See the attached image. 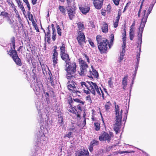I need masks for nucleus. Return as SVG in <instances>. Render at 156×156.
Masks as SVG:
<instances>
[{
  "label": "nucleus",
  "instance_id": "1a4fd4ad",
  "mask_svg": "<svg viewBox=\"0 0 156 156\" xmlns=\"http://www.w3.org/2000/svg\"><path fill=\"white\" fill-rule=\"evenodd\" d=\"M40 105L39 106L36 104V108L37 110L39 111L38 112V114L39 115V116L38 119V120L41 123H42L44 122V121H45L46 123L47 124H48V116L47 114H42L41 113V112H40L41 110L40 106Z\"/></svg>",
  "mask_w": 156,
  "mask_h": 156
},
{
  "label": "nucleus",
  "instance_id": "dca6fc26",
  "mask_svg": "<svg viewBox=\"0 0 156 156\" xmlns=\"http://www.w3.org/2000/svg\"><path fill=\"white\" fill-rule=\"evenodd\" d=\"M58 55V54L57 52L55 50L52 57L53 65L54 66H55L57 63V61H58V59H57Z\"/></svg>",
  "mask_w": 156,
  "mask_h": 156
},
{
  "label": "nucleus",
  "instance_id": "a18cd8bd",
  "mask_svg": "<svg viewBox=\"0 0 156 156\" xmlns=\"http://www.w3.org/2000/svg\"><path fill=\"white\" fill-rule=\"evenodd\" d=\"M70 112H71L74 113L76 112V110L75 109H74L73 108H71L70 109H69V111Z\"/></svg>",
  "mask_w": 156,
  "mask_h": 156
},
{
  "label": "nucleus",
  "instance_id": "9d476101",
  "mask_svg": "<svg viewBox=\"0 0 156 156\" xmlns=\"http://www.w3.org/2000/svg\"><path fill=\"white\" fill-rule=\"evenodd\" d=\"M67 87L68 89L70 90H71L75 95L79 92L78 91L76 90L74 82L73 81H69L68 83Z\"/></svg>",
  "mask_w": 156,
  "mask_h": 156
},
{
  "label": "nucleus",
  "instance_id": "0eeeda50",
  "mask_svg": "<svg viewBox=\"0 0 156 156\" xmlns=\"http://www.w3.org/2000/svg\"><path fill=\"white\" fill-rule=\"evenodd\" d=\"M96 40L99 50L101 53L105 52L107 49V44L108 43V40L102 38L100 35L97 36Z\"/></svg>",
  "mask_w": 156,
  "mask_h": 156
},
{
  "label": "nucleus",
  "instance_id": "680f3d73",
  "mask_svg": "<svg viewBox=\"0 0 156 156\" xmlns=\"http://www.w3.org/2000/svg\"><path fill=\"white\" fill-rule=\"evenodd\" d=\"M24 2L26 4L28 3V0H23Z\"/></svg>",
  "mask_w": 156,
  "mask_h": 156
},
{
  "label": "nucleus",
  "instance_id": "423d86ee",
  "mask_svg": "<svg viewBox=\"0 0 156 156\" xmlns=\"http://www.w3.org/2000/svg\"><path fill=\"white\" fill-rule=\"evenodd\" d=\"M11 46H12V47H11V49L8 52V54L12 57L13 60L17 65L20 66H21L22 63L21 60L18 57L16 51L15 50V45L14 37H13L11 39Z\"/></svg>",
  "mask_w": 156,
  "mask_h": 156
},
{
  "label": "nucleus",
  "instance_id": "4d7b16f0",
  "mask_svg": "<svg viewBox=\"0 0 156 156\" xmlns=\"http://www.w3.org/2000/svg\"><path fill=\"white\" fill-rule=\"evenodd\" d=\"M35 28V29L37 31V32H39V29L38 28V27L36 26V25Z\"/></svg>",
  "mask_w": 156,
  "mask_h": 156
},
{
  "label": "nucleus",
  "instance_id": "473e14b6",
  "mask_svg": "<svg viewBox=\"0 0 156 156\" xmlns=\"http://www.w3.org/2000/svg\"><path fill=\"white\" fill-rule=\"evenodd\" d=\"M98 142L96 140H93L90 143V144L92 145L93 146H94L95 145H97L98 144Z\"/></svg>",
  "mask_w": 156,
  "mask_h": 156
},
{
  "label": "nucleus",
  "instance_id": "5fc2aeb1",
  "mask_svg": "<svg viewBox=\"0 0 156 156\" xmlns=\"http://www.w3.org/2000/svg\"><path fill=\"white\" fill-rule=\"evenodd\" d=\"M83 118H84V120L83 122V124L85 126L86 124V119L85 118L84 116H83Z\"/></svg>",
  "mask_w": 156,
  "mask_h": 156
},
{
  "label": "nucleus",
  "instance_id": "864d4df0",
  "mask_svg": "<svg viewBox=\"0 0 156 156\" xmlns=\"http://www.w3.org/2000/svg\"><path fill=\"white\" fill-rule=\"evenodd\" d=\"M72 1V0H67V2L68 4V5H70V3Z\"/></svg>",
  "mask_w": 156,
  "mask_h": 156
},
{
  "label": "nucleus",
  "instance_id": "e433bc0d",
  "mask_svg": "<svg viewBox=\"0 0 156 156\" xmlns=\"http://www.w3.org/2000/svg\"><path fill=\"white\" fill-rule=\"evenodd\" d=\"M111 7L110 5H107L106 8V11L109 12L111 11Z\"/></svg>",
  "mask_w": 156,
  "mask_h": 156
},
{
  "label": "nucleus",
  "instance_id": "4468645a",
  "mask_svg": "<svg viewBox=\"0 0 156 156\" xmlns=\"http://www.w3.org/2000/svg\"><path fill=\"white\" fill-rule=\"evenodd\" d=\"M77 156H88L89 152L87 150H80L76 151V153Z\"/></svg>",
  "mask_w": 156,
  "mask_h": 156
},
{
  "label": "nucleus",
  "instance_id": "c85d7f7f",
  "mask_svg": "<svg viewBox=\"0 0 156 156\" xmlns=\"http://www.w3.org/2000/svg\"><path fill=\"white\" fill-rule=\"evenodd\" d=\"M108 83L109 87L111 88H112L113 87V83L112 81V79L111 78L108 79Z\"/></svg>",
  "mask_w": 156,
  "mask_h": 156
},
{
  "label": "nucleus",
  "instance_id": "ddd939ff",
  "mask_svg": "<svg viewBox=\"0 0 156 156\" xmlns=\"http://www.w3.org/2000/svg\"><path fill=\"white\" fill-rule=\"evenodd\" d=\"M31 86L37 94H39V93L40 92V87L38 85L37 82L34 81L31 84Z\"/></svg>",
  "mask_w": 156,
  "mask_h": 156
},
{
  "label": "nucleus",
  "instance_id": "2f4dec72",
  "mask_svg": "<svg viewBox=\"0 0 156 156\" xmlns=\"http://www.w3.org/2000/svg\"><path fill=\"white\" fill-rule=\"evenodd\" d=\"M60 54H62L63 53H65V46L64 45H63L61 47H60Z\"/></svg>",
  "mask_w": 156,
  "mask_h": 156
},
{
  "label": "nucleus",
  "instance_id": "5701e85b",
  "mask_svg": "<svg viewBox=\"0 0 156 156\" xmlns=\"http://www.w3.org/2000/svg\"><path fill=\"white\" fill-rule=\"evenodd\" d=\"M110 44H109L108 45L110 48L111 45H112L114 40V35L113 34H111V35L110 36Z\"/></svg>",
  "mask_w": 156,
  "mask_h": 156
},
{
  "label": "nucleus",
  "instance_id": "39448f33",
  "mask_svg": "<svg viewBox=\"0 0 156 156\" xmlns=\"http://www.w3.org/2000/svg\"><path fill=\"white\" fill-rule=\"evenodd\" d=\"M66 70L67 72L66 77L69 80H73L75 78L76 75H74L76 71V65L75 62L70 63V62L66 64Z\"/></svg>",
  "mask_w": 156,
  "mask_h": 156
},
{
  "label": "nucleus",
  "instance_id": "7c9ffc66",
  "mask_svg": "<svg viewBox=\"0 0 156 156\" xmlns=\"http://www.w3.org/2000/svg\"><path fill=\"white\" fill-rule=\"evenodd\" d=\"M125 47H122V51L120 53L119 56L123 57L125 55Z\"/></svg>",
  "mask_w": 156,
  "mask_h": 156
},
{
  "label": "nucleus",
  "instance_id": "aec40b11",
  "mask_svg": "<svg viewBox=\"0 0 156 156\" xmlns=\"http://www.w3.org/2000/svg\"><path fill=\"white\" fill-rule=\"evenodd\" d=\"M128 76L127 75H126L125 76L124 78H123V79L122 80V85L123 86V88L124 89H125L126 88V86L127 85V80L128 79Z\"/></svg>",
  "mask_w": 156,
  "mask_h": 156
},
{
  "label": "nucleus",
  "instance_id": "052dcab7",
  "mask_svg": "<svg viewBox=\"0 0 156 156\" xmlns=\"http://www.w3.org/2000/svg\"><path fill=\"white\" fill-rule=\"evenodd\" d=\"M77 107L78 108L79 110H81V107L80 106V105H78Z\"/></svg>",
  "mask_w": 156,
  "mask_h": 156
},
{
  "label": "nucleus",
  "instance_id": "f3484780",
  "mask_svg": "<svg viewBox=\"0 0 156 156\" xmlns=\"http://www.w3.org/2000/svg\"><path fill=\"white\" fill-rule=\"evenodd\" d=\"M62 58L64 60L66 64H68L70 61L69 55L66 53H64L62 54H60Z\"/></svg>",
  "mask_w": 156,
  "mask_h": 156
},
{
  "label": "nucleus",
  "instance_id": "774afa93",
  "mask_svg": "<svg viewBox=\"0 0 156 156\" xmlns=\"http://www.w3.org/2000/svg\"><path fill=\"white\" fill-rule=\"evenodd\" d=\"M44 134L43 133H42L41 137H44Z\"/></svg>",
  "mask_w": 156,
  "mask_h": 156
},
{
  "label": "nucleus",
  "instance_id": "4be33fe9",
  "mask_svg": "<svg viewBox=\"0 0 156 156\" xmlns=\"http://www.w3.org/2000/svg\"><path fill=\"white\" fill-rule=\"evenodd\" d=\"M78 27L79 29L80 30H82L84 29V26L83 24L81 22H78L77 23Z\"/></svg>",
  "mask_w": 156,
  "mask_h": 156
},
{
  "label": "nucleus",
  "instance_id": "0e129e2a",
  "mask_svg": "<svg viewBox=\"0 0 156 156\" xmlns=\"http://www.w3.org/2000/svg\"><path fill=\"white\" fill-rule=\"evenodd\" d=\"M120 15H121L120 14L119 12L117 16H119V17H120Z\"/></svg>",
  "mask_w": 156,
  "mask_h": 156
},
{
  "label": "nucleus",
  "instance_id": "412c9836",
  "mask_svg": "<svg viewBox=\"0 0 156 156\" xmlns=\"http://www.w3.org/2000/svg\"><path fill=\"white\" fill-rule=\"evenodd\" d=\"M102 30L104 33H106L108 31V25L106 23H104L102 27Z\"/></svg>",
  "mask_w": 156,
  "mask_h": 156
},
{
  "label": "nucleus",
  "instance_id": "c756f323",
  "mask_svg": "<svg viewBox=\"0 0 156 156\" xmlns=\"http://www.w3.org/2000/svg\"><path fill=\"white\" fill-rule=\"evenodd\" d=\"M0 16H4V17H8V14L7 12H2L1 13Z\"/></svg>",
  "mask_w": 156,
  "mask_h": 156
},
{
  "label": "nucleus",
  "instance_id": "09e8293b",
  "mask_svg": "<svg viewBox=\"0 0 156 156\" xmlns=\"http://www.w3.org/2000/svg\"><path fill=\"white\" fill-rule=\"evenodd\" d=\"M33 5H35L37 3V0H31Z\"/></svg>",
  "mask_w": 156,
  "mask_h": 156
},
{
  "label": "nucleus",
  "instance_id": "ea45409f",
  "mask_svg": "<svg viewBox=\"0 0 156 156\" xmlns=\"http://www.w3.org/2000/svg\"><path fill=\"white\" fill-rule=\"evenodd\" d=\"M123 57L119 56L118 61V63L119 64V65H120L121 62L123 60Z\"/></svg>",
  "mask_w": 156,
  "mask_h": 156
},
{
  "label": "nucleus",
  "instance_id": "bf43d9fd",
  "mask_svg": "<svg viewBox=\"0 0 156 156\" xmlns=\"http://www.w3.org/2000/svg\"><path fill=\"white\" fill-rule=\"evenodd\" d=\"M8 21H9V23L10 24H11L13 22V20H12V21H11V20H10L9 18L8 19Z\"/></svg>",
  "mask_w": 156,
  "mask_h": 156
},
{
  "label": "nucleus",
  "instance_id": "f257e3e1",
  "mask_svg": "<svg viewBox=\"0 0 156 156\" xmlns=\"http://www.w3.org/2000/svg\"><path fill=\"white\" fill-rule=\"evenodd\" d=\"M143 1L142 2V3L140 5V8L139 9L138 13V16L139 17H141V22L140 26V27L139 29V32L138 33V41L137 44L138 45L137 47L139 48V52L136 55V58L137 59V61L139 62L140 59V52L141 50V43L142 42V34L144 28L145 26V23L147 22V20L148 15L151 13V11L152 9L153 5H151L150 6H149L148 9L147 10V12L146 13V9L145 8L144 9L142 10V8H143Z\"/></svg>",
  "mask_w": 156,
  "mask_h": 156
},
{
  "label": "nucleus",
  "instance_id": "6e6552de",
  "mask_svg": "<svg viewBox=\"0 0 156 156\" xmlns=\"http://www.w3.org/2000/svg\"><path fill=\"white\" fill-rule=\"evenodd\" d=\"M113 136L112 132H109L108 133L104 132L99 136V140L100 141H107L109 142Z\"/></svg>",
  "mask_w": 156,
  "mask_h": 156
},
{
  "label": "nucleus",
  "instance_id": "a19ab883",
  "mask_svg": "<svg viewBox=\"0 0 156 156\" xmlns=\"http://www.w3.org/2000/svg\"><path fill=\"white\" fill-rule=\"evenodd\" d=\"M84 57L86 59L88 63L89 64L90 63V60H89V58L87 56V55L86 54H84Z\"/></svg>",
  "mask_w": 156,
  "mask_h": 156
},
{
  "label": "nucleus",
  "instance_id": "8fccbe9b",
  "mask_svg": "<svg viewBox=\"0 0 156 156\" xmlns=\"http://www.w3.org/2000/svg\"><path fill=\"white\" fill-rule=\"evenodd\" d=\"M26 4L27 5V6L29 10L30 11V4H29V2L28 3H26Z\"/></svg>",
  "mask_w": 156,
  "mask_h": 156
},
{
  "label": "nucleus",
  "instance_id": "c03bdc74",
  "mask_svg": "<svg viewBox=\"0 0 156 156\" xmlns=\"http://www.w3.org/2000/svg\"><path fill=\"white\" fill-rule=\"evenodd\" d=\"M135 30V28L130 27L129 32H133L134 33Z\"/></svg>",
  "mask_w": 156,
  "mask_h": 156
},
{
  "label": "nucleus",
  "instance_id": "6ab92c4d",
  "mask_svg": "<svg viewBox=\"0 0 156 156\" xmlns=\"http://www.w3.org/2000/svg\"><path fill=\"white\" fill-rule=\"evenodd\" d=\"M124 32L122 34V41L123 44L122 45V47H126V35L125 30H124Z\"/></svg>",
  "mask_w": 156,
  "mask_h": 156
},
{
  "label": "nucleus",
  "instance_id": "a878e982",
  "mask_svg": "<svg viewBox=\"0 0 156 156\" xmlns=\"http://www.w3.org/2000/svg\"><path fill=\"white\" fill-rule=\"evenodd\" d=\"M111 105L112 104L110 102L108 101V102H107L106 104L105 105L106 110H108L110 108Z\"/></svg>",
  "mask_w": 156,
  "mask_h": 156
},
{
  "label": "nucleus",
  "instance_id": "20e7f679",
  "mask_svg": "<svg viewBox=\"0 0 156 156\" xmlns=\"http://www.w3.org/2000/svg\"><path fill=\"white\" fill-rule=\"evenodd\" d=\"M115 119L116 122L114 125V129L116 134L118 133L121 124L122 109L118 105L115 104Z\"/></svg>",
  "mask_w": 156,
  "mask_h": 156
},
{
  "label": "nucleus",
  "instance_id": "4c0bfd02",
  "mask_svg": "<svg viewBox=\"0 0 156 156\" xmlns=\"http://www.w3.org/2000/svg\"><path fill=\"white\" fill-rule=\"evenodd\" d=\"M133 152V151H120L119 153L120 154H122L124 153H131L132 152Z\"/></svg>",
  "mask_w": 156,
  "mask_h": 156
},
{
  "label": "nucleus",
  "instance_id": "6e6d98bb",
  "mask_svg": "<svg viewBox=\"0 0 156 156\" xmlns=\"http://www.w3.org/2000/svg\"><path fill=\"white\" fill-rule=\"evenodd\" d=\"M135 25V21H134L133 22V23H132V25L130 26V27L132 28H134V26Z\"/></svg>",
  "mask_w": 156,
  "mask_h": 156
},
{
  "label": "nucleus",
  "instance_id": "7ed1b4c3",
  "mask_svg": "<svg viewBox=\"0 0 156 156\" xmlns=\"http://www.w3.org/2000/svg\"><path fill=\"white\" fill-rule=\"evenodd\" d=\"M81 85L82 87H86L94 96L96 95L99 98L102 97L103 99H105L103 92L100 87H98L96 83L91 81L86 83L82 82L81 83Z\"/></svg>",
  "mask_w": 156,
  "mask_h": 156
},
{
  "label": "nucleus",
  "instance_id": "3c124183",
  "mask_svg": "<svg viewBox=\"0 0 156 156\" xmlns=\"http://www.w3.org/2000/svg\"><path fill=\"white\" fill-rule=\"evenodd\" d=\"M83 91L85 93L87 94H90V92L89 90H84Z\"/></svg>",
  "mask_w": 156,
  "mask_h": 156
},
{
  "label": "nucleus",
  "instance_id": "72a5a7b5",
  "mask_svg": "<svg viewBox=\"0 0 156 156\" xmlns=\"http://www.w3.org/2000/svg\"><path fill=\"white\" fill-rule=\"evenodd\" d=\"M86 100L89 103H91L92 101L90 95H88L86 97Z\"/></svg>",
  "mask_w": 156,
  "mask_h": 156
},
{
  "label": "nucleus",
  "instance_id": "49530a36",
  "mask_svg": "<svg viewBox=\"0 0 156 156\" xmlns=\"http://www.w3.org/2000/svg\"><path fill=\"white\" fill-rule=\"evenodd\" d=\"M50 77V81H51V84L52 86H54V83H53V81L52 80H53V78H51V76Z\"/></svg>",
  "mask_w": 156,
  "mask_h": 156
},
{
  "label": "nucleus",
  "instance_id": "de8ad7c7",
  "mask_svg": "<svg viewBox=\"0 0 156 156\" xmlns=\"http://www.w3.org/2000/svg\"><path fill=\"white\" fill-rule=\"evenodd\" d=\"M134 34H129V37L130 40H132Z\"/></svg>",
  "mask_w": 156,
  "mask_h": 156
},
{
  "label": "nucleus",
  "instance_id": "e2e57ef3",
  "mask_svg": "<svg viewBox=\"0 0 156 156\" xmlns=\"http://www.w3.org/2000/svg\"><path fill=\"white\" fill-rule=\"evenodd\" d=\"M120 17H119V16H117L116 17V20H119V19H120Z\"/></svg>",
  "mask_w": 156,
  "mask_h": 156
},
{
  "label": "nucleus",
  "instance_id": "f704fd0d",
  "mask_svg": "<svg viewBox=\"0 0 156 156\" xmlns=\"http://www.w3.org/2000/svg\"><path fill=\"white\" fill-rule=\"evenodd\" d=\"M72 135V132H69L68 134H66L65 136V137H68V138H70L71 137H73Z\"/></svg>",
  "mask_w": 156,
  "mask_h": 156
},
{
  "label": "nucleus",
  "instance_id": "cd10ccee",
  "mask_svg": "<svg viewBox=\"0 0 156 156\" xmlns=\"http://www.w3.org/2000/svg\"><path fill=\"white\" fill-rule=\"evenodd\" d=\"M73 100L74 101L78 103L81 104L83 105L84 104V102L78 99L73 98Z\"/></svg>",
  "mask_w": 156,
  "mask_h": 156
},
{
  "label": "nucleus",
  "instance_id": "13d9d810",
  "mask_svg": "<svg viewBox=\"0 0 156 156\" xmlns=\"http://www.w3.org/2000/svg\"><path fill=\"white\" fill-rule=\"evenodd\" d=\"M52 39L53 41H55V35L53 34V35L52 36Z\"/></svg>",
  "mask_w": 156,
  "mask_h": 156
},
{
  "label": "nucleus",
  "instance_id": "58836bf2",
  "mask_svg": "<svg viewBox=\"0 0 156 156\" xmlns=\"http://www.w3.org/2000/svg\"><path fill=\"white\" fill-rule=\"evenodd\" d=\"M57 30L58 34L59 35L61 36V29L59 26H58L57 27Z\"/></svg>",
  "mask_w": 156,
  "mask_h": 156
},
{
  "label": "nucleus",
  "instance_id": "69168bd1",
  "mask_svg": "<svg viewBox=\"0 0 156 156\" xmlns=\"http://www.w3.org/2000/svg\"><path fill=\"white\" fill-rule=\"evenodd\" d=\"M119 21V20H115V21L114 22H115L117 23H118Z\"/></svg>",
  "mask_w": 156,
  "mask_h": 156
},
{
  "label": "nucleus",
  "instance_id": "f03ea898",
  "mask_svg": "<svg viewBox=\"0 0 156 156\" xmlns=\"http://www.w3.org/2000/svg\"><path fill=\"white\" fill-rule=\"evenodd\" d=\"M80 69L78 70V73L79 75L82 76L87 75L89 77H92V75L96 78H98V72L93 68L91 66L92 71L89 70L88 72V64L81 58L79 59Z\"/></svg>",
  "mask_w": 156,
  "mask_h": 156
},
{
  "label": "nucleus",
  "instance_id": "2eb2a0df",
  "mask_svg": "<svg viewBox=\"0 0 156 156\" xmlns=\"http://www.w3.org/2000/svg\"><path fill=\"white\" fill-rule=\"evenodd\" d=\"M104 0H94L93 3L95 8L100 9L102 5Z\"/></svg>",
  "mask_w": 156,
  "mask_h": 156
},
{
  "label": "nucleus",
  "instance_id": "a211bd4d",
  "mask_svg": "<svg viewBox=\"0 0 156 156\" xmlns=\"http://www.w3.org/2000/svg\"><path fill=\"white\" fill-rule=\"evenodd\" d=\"M79 9L84 14H86L90 10V8L88 6H80Z\"/></svg>",
  "mask_w": 156,
  "mask_h": 156
},
{
  "label": "nucleus",
  "instance_id": "b1692460",
  "mask_svg": "<svg viewBox=\"0 0 156 156\" xmlns=\"http://www.w3.org/2000/svg\"><path fill=\"white\" fill-rule=\"evenodd\" d=\"M58 9L63 14H65L66 10L64 6L59 5Z\"/></svg>",
  "mask_w": 156,
  "mask_h": 156
},
{
  "label": "nucleus",
  "instance_id": "9b49d317",
  "mask_svg": "<svg viewBox=\"0 0 156 156\" xmlns=\"http://www.w3.org/2000/svg\"><path fill=\"white\" fill-rule=\"evenodd\" d=\"M79 44L82 46L85 43V37L83 33L79 31L78 34V36L77 38Z\"/></svg>",
  "mask_w": 156,
  "mask_h": 156
},
{
  "label": "nucleus",
  "instance_id": "37998d69",
  "mask_svg": "<svg viewBox=\"0 0 156 156\" xmlns=\"http://www.w3.org/2000/svg\"><path fill=\"white\" fill-rule=\"evenodd\" d=\"M94 146L90 144V146L89 148V150L91 152L93 150V147Z\"/></svg>",
  "mask_w": 156,
  "mask_h": 156
},
{
  "label": "nucleus",
  "instance_id": "603ef678",
  "mask_svg": "<svg viewBox=\"0 0 156 156\" xmlns=\"http://www.w3.org/2000/svg\"><path fill=\"white\" fill-rule=\"evenodd\" d=\"M118 23H116L114 22V27L115 28L117 27H118Z\"/></svg>",
  "mask_w": 156,
  "mask_h": 156
},
{
  "label": "nucleus",
  "instance_id": "bb28decb",
  "mask_svg": "<svg viewBox=\"0 0 156 156\" xmlns=\"http://www.w3.org/2000/svg\"><path fill=\"white\" fill-rule=\"evenodd\" d=\"M18 6L21 9L22 11L23 12H25V10L21 2H20L18 3Z\"/></svg>",
  "mask_w": 156,
  "mask_h": 156
},
{
  "label": "nucleus",
  "instance_id": "c9c22d12",
  "mask_svg": "<svg viewBox=\"0 0 156 156\" xmlns=\"http://www.w3.org/2000/svg\"><path fill=\"white\" fill-rule=\"evenodd\" d=\"M113 2L116 5H118L119 4L120 0H112Z\"/></svg>",
  "mask_w": 156,
  "mask_h": 156
},
{
  "label": "nucleus",
  "instance_id": "79ce46f5",
  "mask_svg": "<svg viewBox=\"0 0 156 156\" xmlns=\"http://www.w3.org/2000/svg\"><path fill=\"white\" fill-rule=\"evenodd\" d=\"M88 41L92 47H94L95 46L94 43L91 40H89Z\"/></svg>",
  "mask_w": 156,
  "mask_h": 156
},
{
  "label": "nucleus",
  "instance_id": "338daca9",
  "mask_svg": "<svg viewBox=\"0 0 156 156\" xmlns=\"http://www.w3.org/2000/svg\"><path fill=\"white\" fill-rule=\"evenodd\" d=\"M69 129H70L72 131H73V130L74 129V128H70Z\"/></svg>",
  "mask_w": 156,
  "mask_h": 156
},
{
  "label": "nucleus",
  "instance_id": "f8f14e48",
  "mask_svg": "<svg viewBox=\"0 0 156 156\" xmlns=\"http://www.w3.org/2000/svg\"><path fill=\"white\" fill-rule=\"evenodd\" d=\"M76 9L74 5L71 7H69L67 9L68 14L70 19L72 20L75 14Z\"/></svg>",
  "mask_w": 156,
  "mask_h": 156
},
{
  "label": "nucleus",
  "instance_id": "393cba45",
  "mask_svg": "<svg viewBox=\"0 0 156 156\" xmlns=\"http://www.w3.org/2000/svg\"><path fill=\"white\" fill-rule=\"evenodd\" d=\"M95 130L98 131L100 129V123L98 122H95L94 123Z\"/></svg>",
  "mask_w": 156,
  "mask_h": 156
}]
</instances>
